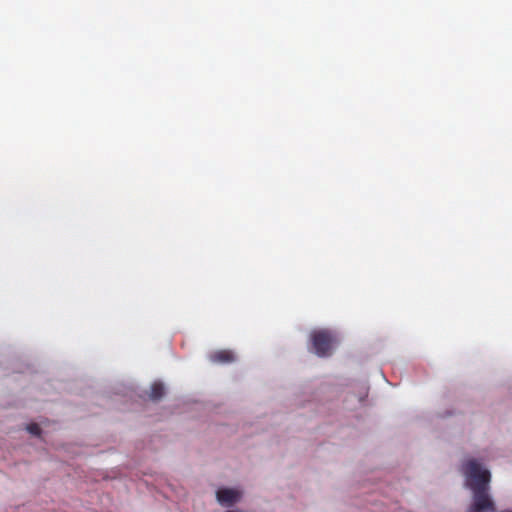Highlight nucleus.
Listing matches in <instances>:
<instances>
[{"instance_id": "obj_1", "label": "nucleus", "mask_w": 512, "mask_h": 512, "mask_svg": "<svg viewBox=\"0 0 512 512\" xmlns=\"http://www.w3.org/2000/svg\"><path fill=\"white\" fill-rule=\"evenodd\" d=\"M460 473L464 478V486L469 490L490 489L491 471L479 459L469 457L463 460Z\"/></svg>"}, {"instance_id": "obj_2", "label": "nucleus", "mask_w": 512, "mask_h": 512, "mask_svg": "<svg viewBox=\"0 0 512 512\" xmlns=\"http://www.w3.org/2000/svg\"><path fill=\"white\" fill-rule=\"evenodd\" d=\"M337 340L326 331H316L311 334V350L319 357L330 356Z\"/></svg>"}, {"instance_id": "obj_3", "label": "nucleus", "mask_w": 512, "mask_h": 512, "mask_svg": "<svg viewBox=\"0 0 512 512\" xmlns=\"http://www.w3.org/2000/svg\"><path fill=\"white\" fill-rule=\"evenodd\" d=\"M472 492V504L469 512H495V502L490 495V489H474Z\"/></svg>"}, {"instance_id": "obj_4", "label": "nucleus", "mask_w": 512, "mask_h": 512, "mask_svg": "<svg viewBox=\"0 0 512 512\" xmlns=\"http://www.w3.org/2000/svg\"><path fill=\"white\" fill-rule=\"evenodd\" d=\"M243 490L240 487H220L216 491L217 502L224 507H230L241 501Z\"/></svg>"}, {"instance_id": "obj_5", "label": "nucleus", "mask_w": 512, "mask_h": 512, "mask_svg": "<svg viewBox=\"0 0 512 512\" xmlns=\"http://www.w3.org/2000/svg\"><path fill=\"white\" fill-rule=\"evenodd\" d=\"M210 360L214 363H229L236 360V355L230 350H220L210 355Z\"/></svg>"}, {"instance_id": "obj_6", "label": "nucleus", "mask_w": 512, "mask_h": 512, "mask_svg": "<svg viewBox=\"0 0 512 512\" xmlns=\"http://www.w3.org/2000/svg\"><path fill=\"white\" fill-rule=\"evenodd\" d=\"M164 394V386L161 383L155 382L152 384L150 389V398L153 400L160 399Z\"/></svg>"}, {"instance_id": "obj_7", "label": "nucleus", "mask_w": 512, "mask_h": 512, "mask_svg": "<svg viewBox=\"0 0 512 512\" xmlns=\"http://www.w3.org/2000/svg\"><path fill=\"white\" fill-rule=\"evenodd\" d=\"M25 429L33 436L39 437L41 435V428L37 423H30L26 426Z\"/></svg>"}, {"instance_id": "obj_8", "label": "nucleus", "mask_w": 512, "mask_h": 512, "mask_svg": "<svg viewBox=\"0 0 512 512\" xmlns=\"http://www.w3.org/2000/svg\"><path fill=\"white\" fill-rule=\"evenodd\" d=\"M501 512H512V509H510V510H504V511H501Z\"/></svg>"}]
</instances>
